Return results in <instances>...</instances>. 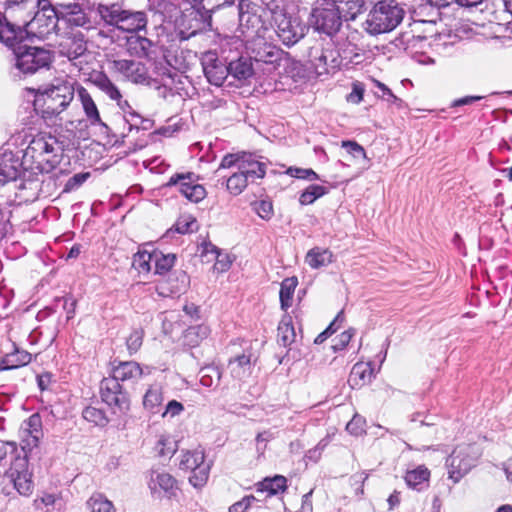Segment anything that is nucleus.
Wrapping results in <instances>:
<instances>
[{"label": "nucleus", "instance_id": "nucleus-7", "mask_svg": "<svg viewBox=\"0 0 512 512\" xmlns=\"http://www.w3.org/2000/svg\"><path fill=\"white\" fill-rule=\"evenodd\" d=\"M242 170L250 179L251 183L256 179L263 178L266 174L267 165L261 161V157L250 153H237L225 155L219 165V169Z\"/></svg>", "mask_w": 512, "mask_h": 512}, {"label": "nucleus", "instance_id": "nucleus-32", "mask_svg": "<svg viewBox=\"0 0 512 512\" xmlns=\"http://www.w3.org/2000/svg\"><path fill=\"white\" fill-rule=\"evenodd\" d=\"M164 401L162 388L157 385L151 386L143 397V406L149 412L155 414L161 411Z\"/></svg>", "mask_w": 512, "mask_h": 512}, {"label": "nucleus", "instance_id": "nucleus-25", "mask_svg": "<svg viewBox=\"0 0 512 512\" xmlns=\"http://www.w3.org/2000/svg\"><path fill=\"white\" fill-rule=\"evenodd\" d=\"M59 13L61 20H64L70 26L83 27L89 22L81 5L76 2L59 4Z\"/></svg>", "mask_w": 512, "mask_h": 512}, {"label": "nucleus", "instance_id": "nucleus-54", "mask_svg": "<svg viewBox=\"0 0 512 512\" xmlns=\"http://www.w3.org/2000/svg\"><path fill=\"white\" fill-rule=\"evenodd\" d=\"M143 335L144 333L142 330H134L127 338L126 344L131 354L137 352L140 349L143 342Z\"/></svg>", "mask_w": 512, "mask_h": 512}, {"label": "nucleus", "instance_id": "nucleus-6", "mask_svg": "<svg viewBox=\"0 0 512 512\" xmlns=\"http://www.w3.org/2000/svg\"><path fill=\"white\" fill-rule=\"evenodd\" d=\"M310 23L312 27L328 36L336 34L341 25L342 17L333 0H316L312 8Z\"/></svg>", "mask_w": 512, "mask_h": 512}, {"label": "nucleus", "instance_id": "nucleus-49", "mask_svg": "<svg viewBox=\"0 0 512 512\" xmlns=\"http://www.w3.org/2000/svg\"><path fill=\"white\" fill-rule=\"evenodd\" d=\"M375 86L378 89L375 94L382 98L383 100L387 101L390 104H393L397 106L398 108H401L403 105L402 99L398 98L396 95L393 94V92L383 83L379 81H375Z\"/></svg>", "mask_w": 512, "mask_h": 512}, {"label": "nucleus", "instance_id": "nucleus-9", "mask_svg": "<svg viewBox=\"0 0 512 512\" xmlns=\"http://www.w3.org/2000/svg\"><path fill=\"white\" fill-rule=\"evenodd\" d=\"M100 395L102 401L110 407L113 414L122 417L130 409V399L123 388L115 379L106 377L100 382Z\"/></svg>", "mask_w": 512, "mask_h": 512}, {"label": "nucleus", "instance_id": "nucleus-62", "mask_svg": "<svg viewBox=\"0 0 512 512\" xmlns=\"http://www.w3.org/2000/svg\"><path fill=\"white\" fill-rule=\"evenodd\" d=\"M346 430L353 434L359 435L363 432V421L361 418L354 417L348 424L346 425Z\"/></svg>", "mask_w": 512, "mask_h": 512}, {"label": "nucleus", "instance_id": "nucleus-30", "mask_svg": "<svg viewBox=\"0 0 512 512\" xmlns=\"http://www.w3.org/2000/svg\"><path fill=\"white\" fill-rule=\"evenodd\" d=\"M32 356L24 350L16 349L8 353L0 362V370H11L25 366L31 362Z\"/></svg>", "mask_w": 512, "mask_h": 512}, {"label": "nucleus", "instance_id": "nucleus-41", "mask_svg": "<svg viewBox=\"0 0 512 512\" xmlns=\"http://www.w3.org/2000/svg\"><path fill=\"white\" fill-rule=\"evenodd\" d=\"M153 259L155 264V273L159 275L166 274L174 266L175 254H163L159 251H153Z\"/></svg>", "mask_w": 512, "mask_h": 512}, {"label": "nucleus", "instance_id": "nucleus-18", "mask_svg": "<svg viewBox=\"0 0 512 512\" xmlns=\"http://www.w3.org/2000/svg\"><path fill=\"white\" fill-rule=\"evenodd\" d=\"M9 145L3 146L0 153V185L16 180L21 174L22 162L18 152L14 153Z\"/></svg>", "mask_w": 512, "mask_h": 512}, {"label": "nucleus", "instance_id": "nucleus-10", "mask_svg": "<svg viewBox=\"0 0 512 512\" xmlns=\"http://www.w3.org/2000/svg\"><path fill=\"white\" fill-rule=\"evenodd\" d=\"M38 11L29 23L34 33L44 37L55 31L57 23L61 20L59 4L53 5L49 0H38Z\"/></svg>", "mask_w": 512, "mask_h": 512}, {"label": "nucleus", "instance_id": "nucleus-16", "mask_svg": "<svg viewBox=\"0 0 512 512\" xmlns=\"http://www.w3.org/2000/svg\"><path fill=\"white\" fill-rule=\"evenodd\" d=\"M201 65L208 82L215 86H221L230 74L228 66L222 63L213 51L203 54Z\"/></svg>", "mask_w": 512, "mask_h": 512}, {"label": "nucleus", "instance_id": "nucleus-5", "mask_svg": "<svg viewBox=\"0 0 512 512\" xmlns=\"http://www.w3.org/2000/svg\"><path fill=\"white\" fill-rule=\"evenodd\" d=\"M52 54L49 50L29 46L18 45L13 53V67L15 76L31 75L42 68H47L52 63Z\"/></svg>", "mask_w": 512, "mask_h": 512}, {"label": "nucleus", "instance_id": "nucleus-57", "mask_svg": "<svg viewBox=\"0 0 512 512\" xmlns=\"http://www.w3.org/2000/svg\"><path fill=\"white\" fill-rule=\"evenodd\" d=\"M184 411V406L182 405V403L176 401V400H171L167 403L163 413H162V417H175V416H178L180 415L182 412Z\"/></svg>", "mask_w": 512, "mask_h": 512}, {"label": "nucleus", "instance_id": "nucleus-50", "mask_svg": "<svg viewBox=\"0 0 512 512\" xmlns=\"http://www.w3.org/2000/svg\"><path fill=\"white\" fill-rule=\"evenodd\" d=\"M175 229L180 234L192 233L198 230V223L193 216L184 215L177 220Z\"/></svg>", "mask_w": 512, "mask_h": 512}, {"label": "nucleus", "instance_id": "nucleus-44", "mask_svg": "<svg viewBox=\"0 0 512 512\" xmlns=\"http://www.w3.org/2000/svg\"><path fill=\"white\" fill-rule=\"evenodd\" d=\"M200 383L204 387L218 386L222 377V373L218 367L208 366L200 371Z\"/></svg>", "mask_w": 512, "mask_h": 512}, {"label": "nucleus", "instance_id": "nucleus-33", "mask_svg": "<svg viewBox=\"0 0 512 512\" xmlns=\"http://www.w3.org/2000/svg\"><path fill=\"white\" fill-rule=\"evenodd\" d=\"M229 73L238 80H246L253 75L251 58L240 57L228 65Z\"/></svg>", "mask_w": 512, "mask_h": 512}, {"label": "nucleus", "instance_id": "nucleus-42", "mask_svg": "<svg viewBox=\"0 0 512 512\" xmlns=\"http://www.w3.org/2000/svg\"><path fill=\"white\" fill-rule=\"evenodd\" d=\"M154 450L161 457L171 456L177 450V443L169 435H160L155 443Z\"/></svg>", "mask_w": 512, "mask_h": 512}, {"label": "nucleus", "instance_id": "nucleus-46", "mask_svg": "<svg viewBox=\"0 0 512 512\" xmlns=\"http://www.w3.org/2000/svg\"><path fill=\"white\" fill-rule=\"evenodd\" d=\"M327 193L325 187L321 185H310L300 195L299 202L301 205L312 204L315 200Z\"/></svg>", "mask_w": 512, "mask_h": 512}, {"label": "nucleus", "instance_id": "nucleus-2", "mask_svg": "<svg viewBox=\"0 0 512 512\" xmlns=\"http://www.w3.org/2000/svg\"><path fill=\"white\" fill-rule=\"evenodd\" d=\"M58 139L49 133H39L32 138L23 153L24 162H30L41 173L52 172L61 161Z\"/></svg>", "mask_w": 512, "mask_h": 512}, {"label": "nucleus", "instance_id": "nucleus-17", "mask_svg": "<svg viewBox=\"0 0 512 512\" xmlns=\"http://www.w3.org/2000/svg\"><path fill=\"white\" fill-rule=\"evenodd\" d=\"M310 62L318 76L328 74L340 66L339 53L334 49H317L310 51Z\"/></svg>", "mask_w": 512, "mask_h": 512}, {"label": "nucleus", "instance_id": "nucleus-1", "mask_svg": "<svg viewBox=\"0 0 512 512\" xmlns=\"http://www.w3.org/2000/svg\"><path fill=\"white\" fill-rule=\"evenodd\" d=\"M73 82L67 78H56L37 90L34 109L46 122H52L67 109L74 98Z\"/></svg>", "mask_w": 512, "mask_h": 512}, {"label": "nucleus", "instance_id": "nucleus-47", "mask_svg": "<svg viewBox=\"0 0 512 512\" xmlns=\"http://www.w3.org/2000/svg\"><path fill=\"white\" fill-rule=\"evenodd\" d=\"M152 262H154L153 252L139 251L134 255L133 267L139 273H149L151 271Z\"/></svg>", "mask_w": 512, "mask_h": 512}, {"label": "nucleus", "instance_id": "nucleus-37", "mask_svg": "<svg viewBox=\"0 0 512 512\" xmlns=\"http://www.w3.org/2000/svg\"><path fill=\"white\" fill-rule=\"evenodd\" d=\"M277 330V340L282 346L287 347L295 341L296 333L290 316L281 319Z\"/></svg>", "mask_w": 512, "mask_h": 512}, {"label": "nucleus", "instance_id": "nucleus-60", "mask_svg": "<svg viewBox=\"0 0 512 512\" xmlns=\"http://www.w3.org/2000/svg\"><path fill=\"white\" fill-rule=\"evenodd\" d=\"M364 88L360 83H354L351 93L347 95V101L358 104L363 99Z\"/></svg>", "mask_w": 512, "mask_h": 512}, {"label": "nucleus", "instance_id": "nucleus-26", "mask_svg": "<svg viewBox=\"0 0 512 512\" xmlns=\"http://www.w3.org/2000/svg\"><path fill=\"white\" fill-rule=\"evenodd\" d=\"M77 96L81 102L84 113L91 123V125H100L107 128V125L102 122L99 110L94 102L92 96L83 86H79L76 90Z\"/></svg>", "mask_w": 512, "mask_h": 512}, {"label": "nucleus", "instance_id": "nucleus-24", "mask_svg": "<svg viewBox=\"0 0 512 512\" xmlns=\"http://www.w3.org/2000/svg\"><path fill=\"white\" fill-rule=\"evenodd\" d=\"M188 276L184 271H179L171 274L167 280L157 284V292L163 297H172L180 294L187 285Z\"/></svg>", "mask_w": 512, "mask_h": 512}, {"label": "nucleus", "instance_id": "nucleus-31", "mask_svg": "<svg viewBox=\"0 0 512 512\" xmlns=\"http://www.w3.org/2000/svg\"><path fill=\"white\" fill-rule=\"evenodd\" d=\"M287 489V479L282 475L266 477L257 484L258 492H267L269 496L277 495Z\"/></svg>", "mask_w": 512, "mask_h": 512}, {"label": "nucleus", "instance_id": "nucleus-29", "mask_svg": "<svg viewBox=\"0 0 512 512\" xmlns=\"http://www.w3.org/2000/svg\"><path fill=\"white\" fill-rule=\"evenodd\" d=\"M430 478V471L424 465H420L415 469L408 470L405 474V482L406 484L417 491H422L426 487H428Z\"/></svg>", "mask_w": 512, "mask_h": 512}, {"label": "nucleus", "instance_id": "nucleus-27", "mask_svg": "<svg viewBox=\"0 0 512 512\" xmlns=\"http://www.w3.org/2000/svg\"><path fill=\"white\" fill-rule=\"evenodd\" d=\"M254 53L256 62H263L274 66H279L280 62L286 58V53L283 50L267 43H264L263 46L254 50Z\"/></svg>", "mask_w": 512, "mask_h": 512}, {"label": "nucleus", "instance_id": "nucleus-14", "mask_svg": "<svg viewBox=\"0 0 512 512\" xmlns=\"http://www.w3.org/2000/svg\"><path fill=\"white\" fill-rule=\"evenodd\" d=\"M5 476L14 484V488L19 494L28 496L32 493V474L28 470V460L26 456H15Z\"/></svg>", "mask_w": 512, "mask_h": 512}, {"label": "nucleus", "instance_id": "nucleus-59", "mask_svg": "<svg viewBox=\"0 0 512 512\" xmlns=\"http://www.w3.org/2000/svg\"><path fill=\"white\" fill-rule=\"evenodd\" d=\"M342 146L355 158L365 157L366 155L364 148L354 141H344Z\"/></svg>", "mask_w": 512, "mask_h": 512}, {"label": "nucleus", "instance_id": "nucleus-40", "mask_svg": "<svg viewBox=\"0 0 512 512\" xmlns=\"http://www.w3.org/2000/svg\"><path fill=\"white\" fill-rule=\"evenodd\" d=\"M298 284L296 277L286 278L281 283L280 303L283 310H287L292 305V298L295 288Z\"/></svg>", "mask_w": 512, "mask_h": 512}, {"label": "nucleus", "instance_id": "nucleus-13", "mask_svg": "<svg viewBox=\"0 0 512 512\" xmlns=\"http://www.w3.org/2000/svg\"><path fill=\"white\" fill-rule=\"evenodd\" d=\"M274 23L276 33L282 43L286 46H292L302 39L306 33V26L302 25L298 19L287 16L286 13H274Z\"/></svg>", "mask_w": 512, "mask_h": 512}, {"label": "nucleus", "instance_id": "nucleus-52", "mask_svg": "<svg viewBox=\"0 0 512 512\" xmlns=\"http://www.w3.org/2000/svg\"><path fill=\"white\" fill-rule=\"evenodd\" d=\"M286 173L291 177L298 179H306L310 181L319 179V175L310 168L289 167Z\"/></svg>", "mask_w": 512, "mask_h": 512}, {"label": "nucleus", "instance_id": "nucleus-61", "mask_svg": "<svg viewBox=\"0 0 512 512\" xmlns=\"http://www.w3.org/2000/svg\"><path fill=\"white\" fill-rule=\"evenodd\" d=\"M354 335V330H347L342 332L338 337V342L333 346L335 351L344 349L351 341Z\"/></svg>", "mask_w": 512, "mask_h": 512}, {"label": "nucleus", "instance_id": "nucleus-43", "mask_svg": "<svg viewBox=\"0 0 512 512\" xmlns=\"http://www.w3.org/2000/svg\"><path fill=\"white\" fill-rule=\"evenodd\" d=\"M209 334V328L206 325L190 326L184 333L185 342L190 346H196Z\"/></svg>", "mask_w": 512, "mask_h": 512}, {"label": "nucleus", "instance_id": "nucleus-34", "mask_svg": "<svg viewBox=\"0 0 512 512\" xmlns=\"http://www.w3.org/2000/svg\"><path fill=\"white\" fill-rule=\"evenodd\" d=\"M250 182L251 179L242 170L235 169L226 179V188L230 194L237 196Z\"/></svg>", "mask_w": 512, "mask_h": 512}, {"label": "nucleus", "instance_id": "nucleus-38", "mask_svg": "<svg viewBox=\"0 0 512 512\" xmlns=\"http://www.w3.org/2000/svg\"><path fill=\"white\" fill-rule=\"evenodd\" d=\"M90 512H115L116 508L103 493L94 492L86 502Z\"/></svg>", "mask_w": 512, "mask_h": 512}, {"label": "nucleus", "instance_id": "nucleus-8", "mask_svg": "<svg viewBox=\"0 0 512 512\" xmlns=\"http://www.w3.org/2000/svg\"><path fill=\"white\" fill-rule=\"evenodd\" d=\"M480 453L474 445L458 446L447 459L449 478L459 482L476 464Z\"/></svg>", "mask_w": 512, "mask_h": 512}, {"label": "nucleus", "instance_id": "nucleus-20", "mask_svg": "<svg viewBox=\"0 0 512 512\" xmlns=\"http://www.w3.org/2000/svg\"><path fill=\"white\" fill-rule=\"evenodd\" d=\"M22 449L32 450L37 447L43 437L42 419L38 413L32 414L21 426Z\"/></svg>", "mask_w": 512, "mask_h": 512}, {"label": "nucleus", "instance_id": "nucleus-63", "mask_svg": "<svg viewBox=\"0 0 512 512\" xmlns=\"http://www.w3.org/2000/svg\"><path fill=\"white\" fill-rule=\"evenodd\" d=\"M57 498L54 494H44L43 496L35 499L34 503L36 508H41V505L46 507L53 506L56 502Z\"/></svg>", "mask_w": 512, "mask_h": 512}, {"label": "nucleus", "instance_id": "nucleus-39", "mask_svg": "<svg viewBox=\"0 0 512 512\" xmlns=\"http://www.w3.org/2000/svg\"><path fill=\"white\" fill-rule=\"evenodd\" d=\"M339 9L342 19L353 20L360 13L362 0H333Z\"/></svg>", "mask_w": 512, "mask_h": 512}, {"label": "nucleus", "instance_id": "nucleus-11", "mask_svg": "<svg viewBox=\"0 0 512 512\" xmlns=\"http://www.w3.org/2000/svg\"><path fill=\"white\" fill-rule=\"evenodd\" d=\"M198 180L199 177L193 172L176 173L169 178L165 186L177 187L187 200L198 203L207 195L206 189L198 183Z\"/></svg>", "mask_w": 512, "mask_h": 512}, {"label": "nucleus", "instance_id": "nucleus-21", "mask_svg": "<svg viewBox=\"0 0 512 512\" xmlns=\"http://www.w3.org/2000/svg\"><path fill=\"white\" fill-rule=\"evenodd\" d=\"M150 369L142 368L139 363L135 361L120 362L114 366L112 373L109 377L115 379L118 383L120 382H137L143 375L150 374Z\"/></svg>", "mask_w": 512, "mask_h": 512}, {"label": "nucleus", "instance_id": "nucleus-51", "mask_svg": "<svg viewBox=\"0 0 512 512\" xmlns=\"http://www.w3.org/2000/svg\"><path fill=\"white\" fill-rule=\"evenodd\" d=\"M17 452L18 449L15 442L0 440V466L4 465L8 458L13 461L14 457L18 455Z\"/></svg>", "mask_w": 512, "mask_h": 512}, {"label": "nucleus", "instance_id": "nucleus-53", "mask_svg": "<svg viewBox=\"0 0 512 512\" xmlns=\"http://www.w3.org/2000/svg\"><path fill=\"white\" fill-rule=\"evenodd\" d=\"M90 177L89 172L85 173H77L70 177L65 186H64V192H71L73 190H76L79 188L88 178Z\"/></svg>", "mask_w": 512, "mask_h": 512}, {"label": "nucleus", "instance_id": "nucleus-45", "mask_svg": "<svg viewBox=\"0 0 512 512\" xmlns=\"http://www.w3.org/2000/svg\"><path fill=\"white\" fill-rule=\"evenodd\" d=\"M83 418L95 424L96 426L104 427L108 424L109 419L105 412L99 408L88 406L82 412Z\"/></svg>", "mask_w": 512, "mask_h": 512}, {"label": "nucleus", "instance_id": "nucleus-35", "mask_svg": "<svg viewBox=\"0 0 512 512\" xmlns=\"http://www.w3.org/2000/svg\"><path fill=\"white\" fill-rule=\"evenodd\" d=\"M332 261L333 254L328 249L316 247L309 250L306 255L307 264L314 269L327 266L328 264L332 263Z\"/></svg>", "mask_w": 512, "mask_h": 512}, {"label": "nucleus", "instance_id": "nucleus-48", "mask_svg": "<svg viewBox=\"0 0 512 512\" xmlns=\"http://www.w3.org/2000/svg\"><path fill=\"white\" fill-rule=\"evenodd\" d=\"M129 48L140 57H147L152 47V42L146 37H131L128 40Z\"/></svg>", "mask_w": 512, "mask_h": 512}, {"label": "nucleus", "instance_id": "nucleus-12", "mask_svg": "<svg viewBox=\"0 0 512 512\" xmlns=\"http://www.w3.org/2000/svg\"><path fill=\"white\" fill-rule=\"evenodd\" d=\"M204 460V453L200 450L186 451L181 455L179 468L192 471L189 481L194 487H202L208 479L209 465Z\"/></svg>", "mask_w": 512, "mask_h": 512}, {"label": "nucleus", "instance_id": "nucleus-64", "mask_svg": "<svg viewBox=\"0 0 512 512\" xmlns=\"http://www.w3.org/2000/svg\"><path fill=\"white\" fill-rule=\"evenodd\" d=\"M124 118H125V121L127 122V124L129 125L130 130H132V129L139 130V123L141 122V118H142V116L139 113H137L135 110H133L131 113L126 115Z\"/></svg>", "mask_w": 512, "mask_h": 512}, {"label": "nucleus", "instance_id": "nucleus-58", "mask_svg": "<svg viewBox=\"0 0 512 512\" xmlns=\"http://www.w3.org/2000/svg\"><path fill=\"white\" fill-rule=\"evenodd\" d=\"M254 501H256V498L253 495L245 496L230 506L229 512H246Z\"/></svg>", "mask_w": 512, "mask_h": 512}, {"label": "nucleus", "instance_id": "nucleus-36", "mask_svg": "<svg viewBox=\"0 0 512 512\" xmlns=\"http://www.w3.org/2000/svg\"><path fill=\"white\" fill-rule=\"evenodd\" d=\"M94 85L105 93L111 100L120 101L122 96L119 88L104 73H98L93 78Z\"/></svg>", "mask_w": 512, "mask_h": 512}, {"label": "nucleus", "instance_id": "nucleus-4", "mask_svg": "<svg viewBox=\"0 0 512 512\" xmlns=\"http://www.w3.org/2000/svg\"><path fill=\"white\" fill-rule=\"evenodd\" d=\"M98 12L106 24L124 32L136 33L145 29L147 25L144 12L124 10L117 4L99 5Z\"/></svg>", "mask_w": 512, "mask_h": 512}, {"label": "nucleus", "instance_id": "nucleus-56", "mask_svg": "<svg viewBox=\"0 0 512 512\" xmlns=\"http://www.w3.org/2000/svg\"><path fill=\"white\" fill-rule=\"evenodd\" d=\"M273 438L274 435L270 431H263L258 433V435L256 436V449L260 455L264 454L267 447V443L271 441Z\"/></svg>", "mask_w": 512, "mask_h": 512}, {"label": "nucleus", "instance_id": "nucleus-15", "mask_svg": "<svg viewBox=\"0 0 512 512\" xmlns=\"http://www.w3.org/2000/svg\"><path fill=\"white\" fill-rule=\"evenodd\" d=\"M111 69L135 84L148 85L150 76L145 64L132 59H114L110 61Z\"/></svg>", "mask_w": 512, "mask_h": 512}, {"label": "nucleus", "instance_id": "nucleus-19", "mask_svg": "<svg viewBox=\"0 0 512 512\" xmlns=\"http://www.w3.org/2000/svg\"><path fill=\"white\" fill-rule=\"evenodd\" d=\"M257 357L252 352L251 347L245 348L242 354L230 358L228 362V370L232 378L242 381L249 377L252 373L253 363Z\"/></svg>", "mask_w": 512, "mask_h": 512}, {"label": "nucleus", "instance_id": "nucleus-23", "mask_svg": "<svg viewBox=\"0 0 512 512\" xmlns=\"http://www.w3.org/2000/svg\"><path fill=\"white\" fill-rule=\"evenodd\" d=\"M148 487L152 494H161L163 492L171 496L177 488V481L166 471L151 470L149 473Z\"/></svg>", "mask_w": 512, "mask_h": 512}, {"label": "nucleus", "instance_id": "nucleus-22", "mask_svg": "<svg viewBox=\"0 0 512 512\" xmlns=\"http://www.w3.org/2000/svg\"><path fill=\"white\" fill-rule=\"evenodd\" d=\"M59 54L69 60L77 59L87 51L84 35L77 31L68 34L58 45Z\"/></svg>", "mask_w": 512, "mask_h": 512}, {"label": "nucleus", "instance_id": "nucleus-28", "mask_svg": "<svg viewBox=\"0 0 512 512\" xmlns=\"http://www.w3.org/2000/svg\"><path fill=\"white\" fill-rule=\"evenodd\" d=\"M373 378V369L370 363H356L350 372L348 383L352 388L362 387L370 383Z\"/></svg>", "mask_w": 512, "mask_h": 512}, {"label": "nucleus", "instance_id": "nucleus-3", "mask_svg": "<svg viewBox=\"0 0 512 512\" xmlns=\"http://www.w3.org/2000/svg\"><path fill=\"white\" fill-rule=\"evenodd\" d=\"M405 10L396 0H379L370 9L365 30L371 35H378L394 30L403 20Z\"/></svg>", "mask_w": 512, "mask_h": 512}, {"label": "nucleus", "instance_id": "nucleus-55", "mask_svg": "<svg viewBox=\"0 0 512 512\" xmlns=\"http://www.w3.org/2000/svg\"><path fill=\"white\" fill-rule=\"evenodd\" d=\"M255 212L265 220H268L273 215V205L270 201L261 200L254 203Z\"/></svg>", "mask_w": 512, "mask_h": 512}]
</instances>
